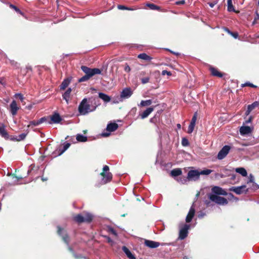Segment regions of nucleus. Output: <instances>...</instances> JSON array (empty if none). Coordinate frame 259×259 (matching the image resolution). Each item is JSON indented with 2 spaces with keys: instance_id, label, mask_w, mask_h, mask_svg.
Masks as SVG:
<instances>
[{
  "instance_id": "16",
  "label": "nucleus",
  "mask_w": 259,
  "mask_h": 259,
  "mask_svg": "<svg viewBox=\"0 0 259 259\" xmlns=\"http://www.w3.org/2000/svg\"><path fill=\"white\" fill-rule=\"evenodd\" d=\"M195 210L194 208V204H193L192 205V206L190 207L189 212L186 218V222L187 223H190L192 221V220L195 214Z\"/></svg>"
},
{
  "instance_id": "29",
  "label": "nucleus",
  "mask_w": 259,
  "mask_h": 259,
  "mask_svg": "<svg viewBox=\"0 0 259 259\" xmlns=\"http://www.w3.org/2000/svg\"><path fill=\"white\" fill-rule=\"evenodd\" d=\"M76 139L77 141L81 142H86L88 140V138L86 136H84L81 134H77L76 135Z\"/></svg>"
},
{
  "instance_id": "38",
  "label": "nucleus",
  "mask_w": 259,
  "mask_h": 259,
  "mask_svg": "<svg viewBox=\"0 0 259 259\" xmlns=\"http://www.w3.org/2000/svg\"><path fill=\"white\" fill-rule=\"evenodd\" d=\"M107 231L108 232L112 234L115 236H117V234L116 231L112 227H111L110 226L107 227Z\"/></svg>"
},
{
  "instance_id": "10",
  "label": "nucleus",
  "mask_w": 259,
  "mask_h": 259,
  "mask_svg": "<svg viewBox=\"0 0 259 259\" xmlns=\"http://www.w3.org/2000/svg\"><path fill=\"white\" fill-rule=\"evenodd\" d=\"M200 176L198 170H190L187 174V179L189 181H196L199 179Z\"/></svg>"
},
{
  "instance_id": "22",
  "label": "nucleus",
  "mask_w": 259,
  "mask_h": 259,
  "mask_svg": "<svg viewBox=\"0 0 259 259\" xmlns=\"http://www.w3.org/2000/svg\"><path fill=\"white\" fill-rule=\"evenodd\" d=\"M210 70L211 74L213 76H218L219 77H222L223 76V74L220 72L217 69L213 67H210Z\"/></svg>"
},
{
  "instance_id": "34",
  "label": "nucleus",
  "mask_w": 259,
  "mask_h": 259,
  "mask_svg": "<svg viewBox=\"0 0 259 259\" xmlns=\"http://www.w3.org/2000/svg\"><path fill=\"white\" fill-rule=\"evenodd\" d=\"M212 171L211 169H205L202 170H199V176L200 175H209Z\"/></svg>"
},
{
  "instance_id": "1",
  "label": "nucleus",
  "mask_w": 259,
  "mask_h": 259,
  "mask_svg": "<svg viewBox=\"0 0 259 259\" xmlns=\"http://www.w3.org/2000/svg\"><path fill=\"white\" fill-rule=\"evenodd\" d=\"M88 102L87 98H84L78 106V112L81 115H85L90 112L95 111L100 104L98 98H92L89 99Z\"/></svg>"
},
{
  "instance_id": "13",
  "label": "nucleus",
  "mask_w": 259,
  "mask_h": 259,
  "mask_svg": "<svg viewBox=\"0 0 259 259\" xmlns=\"http://www.w3.org/2000/svg\"><path fill=\"white\" fill-rule=\"evenodd\" d=\"M133 94V92L130 88H126L123 89L120 93V98L122 99H128Z\"/></svg>"
},
{
  "instance_id": "60",
  "label": "nucleus",
  "mask_w": 259,
  "mask_h": 259,
  "mask_svg": "<svg viewBox=\"0 0 259 259\" xmlns=\"http://www.w3.org/2000/svg\"><path fill=\"white\" fill-rule=\"evenodd\" d=\"M255 16L254 18L255 19V20H259V14H258V12L256 11L255 12Z\"/></svg>"
},
{
  "instance_id": "62",
  "label": "nucleus",
  "mask_w": 259,
  "mask_h": 259,
  "mask_svg": "<svg viewBox=\"0 0 259 259\" xmlns=\"http://www.w3.org/2000/svg\"><path fill=\"white\" fill-rule=\"evenodd\" d=\"M224 30L227 32L228 34H229L230 35V34L231 33L232 31H231L227 27H225L224 28Z\"/></svg>"
},
{
  "instance_id": "52",
  "label": "nucleus",
  "mask_w": 259,
  "mask_h": 259,
  "mask_svg": "<svg viewBox=\"0 0 259 259\" xmlns=\"http://www.w3.org/2000/svg\"><path fill=\"white\" fill-rule=\"evenodd\" d=\"M252 189L254 190H257L259 189V185L255 182L252 183Z\"/></svg>"
},
{
  "instance_id": "15",
  "label": "nucleus",
  "mask_w": 259,
  "mask_h": 259,
  "mask_svg": "<svg viewBox=\"0 0 259 259\" xmlns=\"http://www.w3.org/2000/svg\"><path fill=\"white\" fill-rule=\"evenodd\" d=\"M19 109V108L17 106L16 102L15 100H13L10 105V111L13 116L16 115Z\"/></svg>"
},
{
  "instance_id": "24",
  "label": "nucleus",
  "mask_w": 259,
  "mask_h": 259,
  "mask_svg": "<svg viewBox=\"0 0 259 259\" xmlns=\"http://www.w3.org/2000/svg\"><path fill=\"white\" fill-rule=\"evenodd\" d=\"M71 92V88H68L66 92L63 94L62 97L63 99L66 101L67 103H68L70 95Z\"/></svg>"
},
{
  "instance_id": "56",
  "label": "nucleus",
  "mask_w": 259,
  "mask_h": 259,
  "mask_svg": "<svg viewBox=\"0 0 259 259\" xmlns=\"http://www.w3.org/2000/svg\"><path fill=\"white\" fill-rule=\"evenodd\" d=\"M205 215V213L203 212H200L198 214V217L199 219L203 218Z\"/></svg>"
},
{
  "instance_id": "9",
  "label": "nucleus",
  "mask_w": 259,
  "mask_h": 259,
  "mask_svg": "<svg viewBox=\"0 0 259 259\" xmlns=\"http://www.w3.org/2000/svg\"><path fill=\"white\" fill-rule=\"evenodd\" d=\"M231 149V147L230 146L225 145L224 146L221 150L219 152L217 158L219 160H222L224 159L227 154L229 153L230 150Z\"/></svg>"
},
{
  "instance_id": "59",
  "label": "nucleus",
  "mask_w": 259,
  "mask_h": 259,
  "mask_svg": "<svg viewBox=\"0 0 259 259\" xmlns=\"http://www.w3.org/2000/svg\"><path fill=\"white\" fill-rule=\"evenodd\" d=\"M70 146V144L69 143H66L64 144V147L65 148V150H67Z\"/></svg>"
},
{
  "instance_id": "46",
  "label": "nucleus",
  "mask_w": 259,
  "mask_h": 259,
  "mask_svg": "<svg viewBox=\"0 0 259 259\" xmlns=\"http://www.w3.org/2000/svg\"><path fill=\"white\" fill-rule=\"evenodd\" d=\"M10 62L11 64L12 65L14 66V67H15L16 68L19 67V64L17 62H16L14 60H10Z\"/></svg>"
},
{
  "instance_id": "19",
  "label": "nucleus",
  "mask_w": 259,
  "mask_h": 259,
  "mask_svg": "<svg viewBox=\"0 0 259 259\" xmlns=\"http://www.w3.org/2000/svg\"><path fill=\"white\" fill-rule=\"evenodd\" d=\"M153 110V107H149L147 108L142 114L140 115L141 119H144L147 117Z\"/></svg>"
},
{
  "instance_id": "4",
  "label": "nucleus",
  "mask_w": 259,
  "mask_h": 259,
  "mask_svg": "<svg viewBox=\"0 0 259 259\" xmlns=\"http://www.w3.org/2000/svg\"><path fill=\"white\" fill-rule=\"evenodd\" d=\"M109 167L107 165L104 166L103 168V172L101 174L102 176V182L105 184L109 182L112 179V175L111 172H109Z\"/></svg>"
},
{
  "instance_id": "40",
  "label": "nucleus",
  "mask_w": 259,
  "mask_h": 259,
  "mask_svg": "<svg viewBox=\"0 0 259 259\" xmlns=\"http://www.w3.org/2000/svg\"><path fill=\"white\" fill-rule=\"evenodd\" d=\"M195 125V124H193L192 123H190V124L188 126V133L189 134H191L193 132L194 128Z\"/></svg>"
},
{
  "instance_id": "58",
  "label": "nucleus",
  "mask_w": 259,
  "mask_h": 259,
  "mask_svg": "<svg viewBox=\"0 0 259 259\" xmlns=\"http://www.w3.org/2000/svg\"><path fill=\"white\" fill-rule=\"evenodd\" d=\"M217 3V1L213 2V3H209L208 5L211 8H213Z\"/></svg>"
},
{
  "instance_id": "55",
  "label": "nucleus",
  "mask_w": 259,
  "mask_h": 259,
  "mask_svg": "<svg viewBox=\"0 0 259 259\" xmlns=\"http://www.w3.org/2000/svg\"><path fill=\"white\" fill-rule=\"evenodd\" d=\"M185 4V0H181L179 1H177L176 2V4L177 5H184Z\"/></svg>"
},
{
  "instance_id": "3",
  "label": "nucleus",
  "mask_w": 259,
  "mask_h": 259,
  "mask_svg": "<svg viewBox=\"0 0 259 259\" xmlns=\"http://www.w3.org/2000/svg\"><path fill=\"white\" fill-rule=\"evenodd\" d=\"M63 230L62 229V228L58 226V233L59 235L61 236L62 237V239L64 242L67 244V245L68 246V249L72 253L73 256L75 258H81V255H77L75 253L74 250L69 245V238L68 236L65 234H63Z\"/></svg>"
},
{
  "instance_id": "32",
  "label": "nucleus",
  "mask_w": 259,
  "mask_h": 259,
  "mask_svg": "<svg viewBox=\"0 0 259 259\" xmlns=\"http://www.w3.org/2000/svg\"><path fill=\"white\" fill-rule=\"evenodd\" d=\"M0 135L5 138H8V134L6 131L4 127L1 126L0 127Z\"/></svg>"
},
{
  "instance_id": "64",
  "label": "nucleus",
  "mask_w": 259,
  "mask_h": 259,
  "mask_svg": "<svg viewBox=\"0 0 259 259\" xmlns=\"http://www.w3.org/2000/svg\"><path fill=\"white\" fill-rule=\"evenodd\" d=\"M66 150H65V148L63 147L62 150H61V152H60V153L59 154V155H61L62 154H63Z\"/></svg>"
},
{
  "instance_id": "30",
  "label": "nucleus",
  "mask_w": 259,
  "mask_h": 259,
  "mask_svg": "<svg viewBox=\"0 0 259 259\" xmlns=\"http://www.w3.org/2000/svg\"><path fill=\"white\" fill-rule=\"evenodd\" d=\"M152 103V101L151 100H142L140 102V104L138 105L139 106L144 107V106H148L150 105Z\"/></svg>"
},
{
  "instance_id": "18",
  "label": "nucleus",
  "mask_w": 259,
  "mask_h": 259,
  "mask_svg": "<svg viewBox=\"0 0 259 259\" xmlns=\"http://www.w3.org/2000/svg\"><path fill=\"white\" fill-rule=\"evenodd\" d=\"M51 120L54 123H58L62 120V118L59 113H55L51 116Z\"/></svg>"
},
{
  "instance_id": "37",
  "label": "nucleus",
  "mask_w": 259,
  "mask_h": 259,
  "mask_svg": "<svg viewBox=\"0 0 259 259\" xmlns=\"http://www.w3.org/2000/svg\"><path fill=\"white\" fill-rule=\"evenodd\" d=\"M9 6L11 8L14 9L16 12L21 14L22 15H23V13L21 11V10L14 5L10 4Z\"/></svg>"
},
{
  "instance_id": "21",
  "label": "nucleus",
  "mask_w": 259,
  "mask_h": 259,
  "mask_svg": "<svg viewBox=\"0 0 259 259\" xmlns=\"http://www.w3.org/2000/svg\"><path fill=\"white\" fill-rule=\"evenodd\" d=\"M99 98L102 99L105 103L109 102L111 101L110 97L103 93H99Z\"/></svg>"
},
{
  "instance_id": "53",
  "label": "nucleus",
  "mask_w": 259,
  "mask_h": 259,
  "mask_svg": "<svg viewBox=\"0 0 259 259\" xmlns=\"http://www.w3.org/2000/svg\"><path fill=\"white\" fill-rule=\"evenodd\" d=\"M230 35L235 39L238 37V33L236 32H232Z\"/></svg>"
},
{
  "instance_id": "42",
  "label": "nucleus",
  "mask_w": 259,
  "mask_h": 259,
  "mask_svg": "<svg viewBox=\"0 0 259 259\" xmlns=\"http://www.w3.org/2000/svg\"><path fill=\"white\" fill-rule=\"evenodd\" d=\"M247 86L250 87L251 88H256L257 87L256 85L253 84L251 83H250L249 82H246L241 84L242 87H247Z\"/></svg>"
},
{
  "instance_id": "63",
  "label": "nucleus",
  "mask_w": 259,
  "mask_h": 259,
  "mask_svg": "<svg viewBox=\"0 0 259 259\" xmlns=\"http://www.w3.org/2000/svg\"><path fill=\"white\" fill-rule=\"evenodd\" d=\"M251 110H250V109L247 107V110H246V112H245V115H246V116L250 114V112H251Z\"/></svg>"
},
{
  "instance_id": "7",
  "label": "nucleus",
  "mask_w": 259,
  "mask_h": 259,
  "mask_svg": "<svg viewBox=\"0 0 259 259\" xmlns=\"http://www.w3.org/2000/svg\"><path fill=\"white\" fill-rule=\"evenodd\" d=\"M208 198L210 200L219 205H225L228 203L226 198L214 194H209Z\"/></svg>"
},
{
  "instance_id": "8",
  "label": "nucleus",
  "mask_w": 259,
  "mask_h": 259,
  "mask_svg": "<svg viewBox=\"0 0 259 259\" xmlns=\"http://www.w3.org/2000/svg\"><path fill=\"white\" fill-rule=\"evenodd\" d=\"M118 127V125L116 123H108L106 127L107 132H103L101 134L102 137H107L110 135V132L115 131Z\"/></svg>"
},
{
  "instance_id": "48",
  "label": "nucleus",
  "mask_w": 259,
  "mask_h": 259,
  "mask_svg": "<svg viewBox=\"0 0 259 259\" xmlns=\"http://www.w3.org/2000/svg\"><path fill=\"white\" fill-rule=\"evenodd\" d=\"M47 120H48V118H47L46 117H41V118H40L38 120L39 124L44 122L47 121Z\"/></svg>"
},
{
  "instance_id": "57",
  "label": "nucleus",
  "mask_w": 259,
  "mask_h": 259,
  "mask_svg": "<svg viewBox=\"0 0 259 259\" xmlns=\"http://www.w3.org/2000/svg\"><path fill=\"white\" fill-rule=\"evenodd\" d=\"M124 71L127 72H128L131 71V68L128 65H126L125 67H124Z\"/></svg>"
},
{
  "instance_id": "41",
  "label": "nucleus",
  "mask_w": 259,
  "mask_h": 259,
  "mask_svg": "<svg viewBox=\"0 0 259 259\" xmlns=\"http://www.w3.org/2000/svg\"><path fill=\"white\" fill-rule=\"evenodd\" d=\"M26 135L27 134L26 133H22L17 137V140L20 141L24 140L25 138Z\"/></svg>"
},
{
  "instance_id": "25",
  "label": "nucleus",
  "mask_w": 259,
  "mask_h": 259,
  "mask_svg": "<svg viewBox=\"0 0 259 259\" xmlns=\"http://www.w3.org/2000/svg\"><path fill=\"white\" fill-rule=\"evenodd\" d=\"M235 171L239 173L243 177H246L247 175V172L246 169L243 167H238L235 169Z\"/></svg>"
},
{
  "instance_id": "54",
  "label": "nucleus",
  "mask_w": 259,
  "mask_h": 259,
  "mask_svg": "<svg viewBox=\"0 0 259 259\" xmlns=\"http://www.w3.org/2000/svg\"><path fill=\"white\" fill-rule=\"evenodd\" d=\"M149 81V77H144L142 79V82L143 84H145L147 82H148Z\"/></svg>"
},
{
  "instance_id": "23",
  "label": "nucleus",
  "mask_w": 259,
  "mask_h": 259,
  "mask_svg": "<svg viewBox=\"0 0 259 259\" xmlns=\"http://www.w3.org/2000/svg\"><path fill=\"white\" fill-rule=\"evenodd\" d=\"M71 81V79L67 78L65 79L63 82H62L61 84L60 85V89L61 90H64L67 88V87Z\"/></svg>"
},
{
  "instance_id": "5",
  "label": "nucleus",
  "mask_w": 259,
  "mask_h": 259,
  "mask_svg": "<svg viewBox=\"0 0 259 259\" xmlns=\"http://www.w3.org/2000/svg\"><path fill=\"white\" fill-rule=\"evenodd\" d=\"M190 228V225L186 224H180L179 225V238L181 240L185 239L188 234V230Z\"/></svg>"
},
{
  "instance_id": "31",
  "label": "nucleus",
  "mask_w": 259,
  "mask_h": 259,
  "mask_svg": "<svg viewBox=\"0 0 259 259\" xmlns=\"http://www.w3.org/2000/svg\"><path fill=\"white\" fill-rule=\"evenodd\" d=\"M117 8L119 10H128V11H134V10H137L138 9V8H131V7H127L123 5H118Z\"/></svg>"
},
{
  "instance_id": "2",
  "label": "nucleus",
  "mask_w": 259,
  "mask_h": 259,
  "mask_svg": "<svg viewBox=\"0 0 259 259\" xmlns=\"http://www.w3.org/2000/svg\"><path fill=\"white\" fill-rule=\"evenodd\" d=\"M93 218V215L89 212H85L83 214H78L73 217L74 220L78 223L83 222H91Z\"/></svg>"
},
{
  "instance_id": "44",
  "label": "nucleus",
  "mask_w": 259,
  "mask_h": 259,
  "mask_svg": "<svg viewBox=\"0 0 259 259\" xmlns=\"http://www.w3.org/2000/svg\"><path fill=\"white\" fill-rule=\"evenodd\" d=\"M182 145L183 146H187L189 145L188 140L186 138H183L182 140Z\"/></svg>"
},
{
  "instance_id": "45",
  "label": "nucleus",
  "mask_w": 259,
  "mask_h": 259,
  "mask_svg": "<svg viewBox=\"0 0 259 259\" xmlns=\"http://www.w3.org/2000/svg\"><path fill=\"white\" fill-rule=\"evenodd\" d=\"M39 125V123L38 122V121H31L29 122V124L28 125V127H29L30 125H33V126H37Z\"/></svg>"
},
{
  "instance_id": "28",
  "label": "nucleus",
  "mask_w": 259,
  "mask_h": 259,
  "mask_svg": "<svg viewBox=\"0 0 259 259\" xmlns=\"http://www.w3.org/2000/svg\"><path fill=\"white\" fill-rule=\"evenodd\" d=\"M227 10L228 12H235L232 0H227Z\"/></svg>"
},
{
  "instance_id": "20",
  "label": "nucleus",
  "mask_w": 259,
  "mask_h": 259,
  "mask_svg": "<svg viewBox=\"0 0 259 259\" xmlns=\"http://www.w3.org/2000/svg\"><path fill=\"white\" fill-rule=\"evenodd\" d=\"M122 250L125 253L126 255L130 258V259H135L136 257L134 254H132V253L131 252V251L125 246H123L122 247Z\"/></svg>"
},
{
  "instance_id": "61",
  "label": "nucleus",
  "mask_w": 259,
  "mask_h": 259,
  "mask_svg": "<svg viewBox=\"0 0 259 259\" xmlns=\"http://www.w3.org/2000/svg\"><path fill=\"white\" fill-rule=\"evenodd\" d=\"M251 120H252V117L250 116L249 118H248V119H247V120L245 121V123H244V124L245 123L247 124V123L251 122Z\"/></svg>"
},
{
  "instance_id": "26",
  "label": "nucleus",
  "mask_w": 259,
  "mask_h": 259,
  "mask_svg": "<svg viewBox=\"0 0 259 259\" xmlns=\"http://www.w3.org/2000/svg\"><path fill=\"white\" fill-rule=\"evenodd\" d=\"M182 171L180 168H175L172 169L170 174L172 177H177L179 176L182 175Z\"/></svg>"
},
{
  "instance_id": "33",
  "label": "nucleus",
  "mask_w": 259,
  "mask_h": 259,
  "mask_svg": "<svg viewBox=\"0 0 259 259\" xmlns=\"http://www.w3.org/2000/svg\"><path fill=\"white\" fill-rule=\"evenodd\" d=\"M146 6L152 10H159L160 8L154 4L148 3Z\"/></svg>"
},
{
  "instance_id": "36",
  "label": "nucleus",
  "mask_w": 259,
  "mask_h": 259,
  "mask_svg": "<svg viewBox=\"0 0 259 259\" xmlns=\"http://www.w3.org/2000/svg\"><path fill=\"white\" fill-rule=\"evenodd\" d=\"M259 105V102L255 101L251 104L248 105L247 107L251 111Z\"/></svg>"
},
{
  "instance_id": "50",
  "label": "nucleus",
  "mask_w": 259,
  "mask_h": 259,
  "mask_svg": "<svg viewBox=\"0 0 259 259\" xmlns=\"http://www.w3.org/2000/svg\"><path fill=\"white\" fill-rule=\"evenodd\" d=\"M249 182L252 183L253 182H254V177L252 174H250V175H249V181H248V183H249Z\"/></svg>"
},
{
  "instance_id": "14",
  "label": "nucleus",
  "mask_w": 259,
  "mask_h": 259,
  "mask_svg": "<svg viewBox=\"0 0 259 259\" xmlns=\"http://www.w3.org/2000/svg\"><path fill=\"white\" fill-rule=\"evenodd\" d=\"M144 244L146 246L150 248H155L160 245V243L159 242L149 240H145Z\"/></svg>"
},
{
  "instance_id": "43",
  "label": "nucleus",
  "mask_w": 259,
  "mask_h": 259,
  "mask_svg": "<svg viewBox=\"0 0 259 259\" xmlns=\"http://www.w3.org/2000/svg\"><path fill=\"white\" fill-rule=\"evenodd\" d=\"M91 77L87 75H84L78 79L79 82H83L88 80Z\"/></svg>"
},
{
  "instance_id": "35",
  "label": "nucleus",
  "mask_w": 259,
  "mask_h": 259,
  "mask_svg": "<svg viewBox=\"0 0 259 259\" xmlns=\"http://www.w3.org/2000/svg\"><path fill=\"white\" fill-rule=\"evenodd\" d=\"M177 180L179 183L184 184L187 183V182L188 180L187 179V177L186 178L185 177L183 176V177H180L178 178Z\"/></svg>"
},
{
  "instance_id": "11",
  "label": "nucleus",
  "mask_w": 259,
  "mask_h": 259,
  "mask_svg": "<svg viewBox=\"0 0 259 259\" xmlns=\"http://www.w3.org/2000/svg\"><path fill=\"white\" fill-rule=\"evenodd\" d=\"M246 186L245 185L238 186V187H231L229 189L230 191H233L236 194L239 195L243 193L244 192L246 193L248 191V189L245 190Z\"/></svg>"
},
{
  "instance_id": "47",
  "label": "nucleus",
  "mask_w": 259,
  "mask_h": 259,
  "mask_svg": "<svg viewBox=\"0 0 259 259\" xmlns=\"http://www.w3.org/2000/svg\"><path fill=\"white\" fill-rule=\"evenodd\" d=\"M196 119H197V113L196 112L194 114L190 123L195 124Z\"/></svg>"
},
{
  "instance_id": "27",
  "label": "nucleus",
  "mask_w": 259,
  "mask_h": 259,
  "mask_svg": "<svg viewBox=\"0 0 259 259\" xmlns=\"http://www.w3.org/2000/svg\"><path fill=\"white\" fill-rule=\"evenodd\" d=\"M138 58L146 61H150L152 60V58L147 55L146 53H141L138 55Z\"/></svg>"
},
{
  "instance_id": "12",
  "label": "nucleus",
  "mask_w": 259,
  "mask_h": 259,
  "mask_svg": "<svg viewBox=\"0 0 259 259\" xmlns=\"http://www.w3.org/2000/svg\"><path fill=\"white\" fill-rule=\"evenodd\" d=\"M210 194L226 196L228 194L227 192L223 188L218 186H214L212 188L211 193H210Z\"/></svg>"
},
{
  "instance_id": "51",
  "label": "nucleus",
  "mask_w": 259,
  "mask_h": 259,
  "mask_svg": "<svg viewBox=\"0 0 259 259\" xmlns=\"http://www.w3.org/2000/svg\"><path fill=\"white\" fill-rule=\"evenodd\" d=\"M15 96L18 97L21 101H23V100H24V97L23 95L20 93L16 94Z\"/></svg>"
},
{
  "instance_id": "17",
  "label": "nucleus",
  "mask_w": 259,
  "mask_h": 259,
  "mask_svg": "<svg viewBox=\"0 0 259 259\" xmlns=\"http://www.w3.org/2000/svg\"><path fill=\"white\" fill-rule=\"evenodd\" d=\"M251 132V128L248 126H242L240 128V133L241 135H248Z\"/></svg>"
},
{
  "instance_id": "49",
  "label": "nucleus",
  "mask_w": 259,
  "mask_h": 259,
  "mask_svg": "<svg viewBox=\"0 0 259 259\" xmlns=\"http://www.w3.org/2000/svg\"><path fill=\"white\" fill-rule=\"evenodd\" d=\"M161 74L162 75H167L168 76H170L171 75V73L170 71H168L167 70H163L161 72Z\"/></svg>"
},
{
  "instance_id": "6",
  "label": "nucleus",
  "mask_w": 259,
  "mask_h": 259,
  "mask_svg": "<svg viewBox=\"0 0 259 259\" xmlns=\"http://www.w3.org/2000/svg\"><path fill=\"white\" fill-rule=\"evenodd\" d=\"M81 70L90 77H92L96 74H100L101 73V71L99 68H91L86 66H81Z\"/></svg>"
},
{
  "instance_id": "39",
  "label": "nucleus",
  "mask_w": 259,
  "mask_h": 259,
  "mask_svg": "<svg viewBox=\"0 0 259 259\" xmlns=\"http://www.w3.org/2000/svg\"><path fill=\"white\" fill-rule=\"evenodd\" d=\"M20 179H21V178H18L16 176H12V181L11 182V184H13V185L17 184V183L18 182L19 180Z\"/></svg>"
}]
</instances>
